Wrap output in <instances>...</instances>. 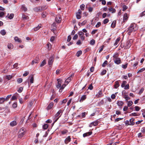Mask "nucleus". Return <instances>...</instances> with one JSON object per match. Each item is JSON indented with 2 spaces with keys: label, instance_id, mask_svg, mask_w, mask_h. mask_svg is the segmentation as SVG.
Instances as JSON below:
<instances>
[{
  "label": "nucleus",
  "instance_id": "8",
  "mask_svg": "<svg viewBox=\"0 0 145 145\" xmlns=\"http://www.w3.org/2000/svg\"><path fill=\"white\" fill-rule=\"evenodd\" d=\"M41 8V7H38L34 8L33 10L36 12H41L42 11Z\"/></svg>",
  "mask_w": 145,
  "mask_h": 145
},
{
  "label": "nucleus",
  "instance_id": "2",
  "mask_svg": "<svg viewBox=\"0 0 145 145\" xmlns=\"http://www.w3.org/2000/svg\"><path fill=\"white\" fill-rule=\"evenodd\" d=\"M118 56V54L117 53H115L113 56V60L114 61L115 64L117 65L120 64L121 62L120 58Z\"/></svg>",
  "mask_w": 145,
  "mask_h": 145
},
{
  "label": "nucleus",
  "instance_id": "30",
  "mask_svg": "<svg viewBox=\"0 0 145 145\" xmlns=\"http://www.w3.org/2000/svg\"><path fill=\"white\" fill-rule=\"evenodd\" d=\"M82 52L81 50L79 51L76 54V55L77 57H79L82 54Z\"/></svg>",
  "mask_w": 145,
  "mask_h": 145
},
{
  "label": "nucleus",
  "instance_id": "58",
  "mask_svg": "<svg viewBox=\"0 0 145 145\" xmlns=\"http://www.w3.org/2000/svg\"><path fill=\"white\" fill-rule=\"evenodd\" d=\"M124 89H129V84H127L126 86H125V87H124Z\"/></svg>",
  "mask_w": 145,
  "mask_h": 145
},
{
  "label": "nucleus",
  "instance_id": "32",
  "mask_svg": "<svg viewBox=\"0 0 145 145\" xmlns=\"http://www.w3.org/2000/svg\"><path fill=\"white\" fill-rule=\"evenodd\" d=\"M116 21L115 20L114 21L112 22L111 25V26L112 28H114L116 26Z\"/></svg>",
  "mask_w": 145,
  "mask_h": 145
},
{
  "label": "nucleus",
  "instance_id": "45",
  "mask_svg": "<svg viewBox=\"0 0 145 145\" xmlns=\"http://www.w3.org/2000/svg\"><path fill=\"white\" fill-rule=\"evenodd\" d=\"M81 14H79L77 13L76 14V18L77 19H80L81 18V16L80 15Z\"/></svg>",
  "mask_w": 145,
  "mask_h": 145
},
{
  "label": "nucleus",
  "instance_id": "21",
  "mask_svg": "<svg viewBox=\"0 0 145 145\" xmlns=\"http://www.w3.org/2000/svg\"><path fill=\"white\" fill-rule=\"evenodd\" d=\"M134 120L135 119L133 118H132L129 121L131 123L129 125H133L135 123L133 122Z\"/></svg>",
  "mask_w": 145,
  "mask_h": 145
},
{
  "label": "nucleus",
  "instance_id": "34",
  "mask_svg": "<svg viewBox=\"0 0 145 145\" xmlns=\"http://www.w3.org/2000/svg\"><path fill=\"white\" fill-rule=\"evenodd\" d=\"M6 32L4 29L1 30L0 31L1 34L2 35H4L6 34Z\"/></svg>",
  "mask_w": 145,
  "mask_h": 145
},
{
  "label": "nucleus",
  "instance_id": "46",
  "mask_svg": "<svg viewBox=\"0 0 145 145\" xmlns=\"http://www.w3.org/2000/svg\"><path fill=\"white\" fill-rule=\"evenodd\" d=\"M12 77V76L11 75H7L6 77V78L8 79V80H9L11 79V78Z\"/></svg>",
  "mask_w": 145,
  "mask_h": 145
},
{
  "label": "nucleus",
  "instance_id": "60",
  "mask_svg": "<svg viewBox=\"0 0 145 145\" xmlns=\"http://www.w3.org/2000/svg\"><path fill=\"white\" fill-rule=\"evenodd\" d=\"M135 110L137 111H139L140 109V107L137 106H135Z\"/></svg>",
  "mask_w": 145,
  "mask_h": 145
},
{
  "label": "nucleus",
  "instance_id": "36",
  "mask_svg": "<svg viewBox=\"0 0 145 145\" xmlns=\"http://www.w3.org/2000/svg\"><path fill=\"white\" fill-rule=\"evenodd\" d=\"M127 102L128 103L127 106L129 107L131 106L133 104V101H127Z\"/></svg>",
  "mask_w": 145,
  "mask_h": 145
},
{
  "label": "nucleus",
  "instance_id": "18",
  "mask_svg": "<svg viewBox=\"0 0 145 145\" xmlns=\"http://www.w3.org/2000/svg\"><path fill=\"white\" fill-rule=\"evenodd\" d=\"M128 18L127 14V13H125L123 17V21L125 22L127 20Z\"/></svg>",
  "mask_w": 145,
  "mask_h": 145
},
{
  "label": "nucleus",
  "instance_id": "56",
  "mask_svg": "<svg viewBox=\"0 0 145 145\" xmlns=\"http://www.w3.org/2000/svg\"><path fill=\"white\" fill-rule=\"evenodd\" d=\"M109 21V20L108 19H105L103 21V23L104 24H105L106 23H107Z\"/></svg>",
  "mask_w": 145,
  "mask_h": 145
},
{
  "label": "nucleus",
  "instance_id": "61",
  "mask_svg": "<svg viewBox=\"0 0 145 145\" xmlns=\"http://www.w3.org/2000/svg\"><path fill=\"white\" fill-rule=\"evenodd\" d=\"M88 9L89 12H91L93 11V8L92 7H90L88 8Z\"/></svg>",
  "mask_w": 145,
  "mask_h": 145
},
{
  "label": "nucleus",
  "instance_id": "10",
  "mask_svg": "<svg viewBox=\"0 0 145 145\" xmlns=\"http://www.w3.org/2000/svg\"><path fill=\"white\" fill-rule=\"evenodd\" d=\"M71 138H70V136H69L67 138H66L65 140V144H67L71 141Z\"/></svg>",
  "mask_w": 145,
  "mask_h": 145
},
{
  "label": "nucleus",
  "instance_id": "38",
  "mask_svg": "<svg viewBox=\"0 0 145 145\" xmlns=\"http://www.w3.org/2000/svg\"><path fill=\"white\" fill-rule=\"evenodd\" d=\"M47 14L46 13V12H44L42 14V17L43 18H44L46 17Z\"/></svg>",
  "mask_w": 145,
  "mask_h": 145
},
{
  "label": "nucleus",
  "instance_id": "63",
  "mask_svg": "<svg viewBox=\"0 0 145 145\" xmlns=\"http://www.w3.org/2000/svg\"><path fill=\"white\" fill-rule=\"evenodd\" d=\"M104 47V46L103 45L100 47V49L99 51V53H101L103 50Z\"/></svg>",
  "mask_w": 145,
  "mask_h": 145
},
{
  "label": "nucleus",
  "instance_id": "6",
  "mask_svg": "<svg viewBox=\"0 0 145 145\" xmlns=\"http://www.w3.org/2000/svg\"><path fill=\"white\" fill-rule=\"evenodd\" d=\"M131 45V43L130 41L127 42L126 44V45L124 46V49H127L129 48Z\"/></svg>",
  "mask_w": 145,
  "mask_h": 145
},
{
  "label": "nucleus",
  "instance_id": "1",
  "mask_svg": "<svg viewBox=\"0 0 145 145\" xmlns=\"http://www.w3.org/2000/svg\"><path fill=\"white\" fill-rule=\"evenodd\" d=\"M137 29L138 27L136 24L133 23L131 24L129 27L127 31L128 35H130L132 32H134Z\"/></svg>",
  "mask_w": 145,
  "mask_h": 145
},
{
  "label": "nucleus",
  "instance_id": "28",
  "mask_svg": "<svg viewBox=\"0 0 145 145\" xmlns=\"http://www.w3.org/2000/svg\"><path fill=\"white\" fill-rule=\"evenodd\" d=\"M68 132V130L66 129H64L63 130L61 131V133L62 135L66 134Z\"/></svg>",
  "mask_w": 145,
  "mask_h": 145
},
{
  "label": "nucleus",
  "instance_id": "47",
  "mask_svg": "<svg viewBox=\"0 0 145 145\" xmlns=\"http://www.w3.org/2000/svg\"><path fill=\"white\" fill-rule=\"evenodd\" d=\"M25 129L24 128L22 127V128H21L20 129V130L19 132L25 133Z\"/></svg>",
  "mask_w": 145,
  "mask_h": 145
},
{
  "label": "nucleus",
  "instance_id": "27",
  "mask_svg": "<svg viewBox=\"0 0 145 145\" xmlns=\"http://www.w3.org/2000/svg\"><path fill=\"white\" fill-rule=\"evenodd\" d=\"M22 18L23 19L25 20H28L29 18L28 16H26L24 14H22Z\"/></svg>",
  "mask_w": 145,
  "mask_h": 145
},
{
  "label": "nucleus",
  "instance_id": "37",
  "mask_svg": "<svg viewBox=\"0 0 145 145\" xmlns=\"http://www.w3.org/2000/svg\"><path fill=\"white\" fill-rule=\"evenodd\" d=\"M46 64V62L45 60H43L41 62L40 65V67H43Z\"/></svg>",
  "mask_w": 145,
  "mask_h": 145
},
{
  "label": "nucleus",
  "instance_id": "29",
  "mask_svg": "<svg viewBox=\"0 0 145 145\" xmlns=\"http://www.w3.org/2000/svg\"><path fill=\"white\" fill-rule=\"evenodd\" d=\"M21 9L23 10L25 12L27 10V8L25 7L24 5H22Z\"/></svg>",
  "mask_w": 145,
  "mask_h": 145
},
{
  "label": "nucleus",
  "instance_id": "64",
  "mask_svg": "<svg viewBox=\"0 0 145 145\" xmlns=\"http://www.w3.org/2000/svg\"><path fill=\"white\" fill-rule=\"evenodd\" d=\"M5 14V13L3 12H0V17H3Z\"/></svg>",
  "mask_w": 145,
  "mask_h": 145
},
{
  "label": "nucleus",
  "instance_id": "15",
  "mask_svg": "<svg viewBox=\"0 0 145 145\" xmlns=\"http://www.w3.org/2000/svg\"><path fill=\"white\" fill-rule=\"evenodd\" d=\"M86 98V95H83L82 96L81 98V99L79 101L80 102H82Z\"/></svg>",
  "mask_w": 145,
  "mask_h": 145
},
{
  "label": "nucleus",
  "instance_id": "39",
  "mask_svg": "<svg viewBox=\"0 0 145 145\" xmlns=\"http://www.w3.org/2000/svg\"><path fill=\"white\" fill-rule=\"evenodd\" d=\"M127 82L125 81H123L121 86L122 88H123L125 87V85L126 84Z\"/></svg>",
  "mask_w": 145,
  "mask_h": 145
},
{
  "label": "nucleus",
  "instance_id": "33",
  "mask_svg": "<svg viewBox=\"0 0 145 145\" xmlns=\"http://www.w3.org/2000/svg\"><path fill=\"white\" fill-rule=\"evenodd\" d=\"M115 84L114 86L115 88H118L120 85L119 84V83L118 82V81H117L115 82Z\"/></svg>",
  "mask_w": 145,
  "mask_h": 145
},
{
  "label": "nucleus",
  "instance_id": "62",
  "mask_svg": "<svg viewBox=\"0 0 145 145\" xmlns=\"http://www.w3.org/2000/svg\"><path fill=\"white\" fill-rule=\"evenodd\" d=\"M145 68H142L140 69L137 72V73H140V72H141L144 71L145 70Z\"/></svg>",
  "mask_w": 145,
  "mask_h": 145
},
{
  "label": "nucleus",
  "instance_id": "52",
  "mask_svg": "<svg viewBox=\"0 0 145 145\" xmlns=\"http://www.w3.org/2000/svg\"><path fill=\"white\" fill-rule=\"evenodd\" d=\"M106 71L105 70H103V71L101 73V75H103L106 74Z\"/></svg>",
  "mask_w": 145,
  "mask_h": 145
},
{
  "label": "nucleus",
  "instance_id": "44",
  "mask_svg": "<svg viewBox=\"0 0 145 145\" xmlns=\"http://www.w3.org/2000/svg\"><path fill=\"white\" fill-rule=\"evenodd\" d=\"M108 63V61H107L106 60L103 63L102 65V66L103 67H105L107 64Z\"/></svg>",
  "mask_w": 145,
  "mask_h": 145
},
{
  "label": "nucleus",
  "instance_id": "55",
  "mask_svg": "<svg viewBox=\"0 0 145 145\" xmlns=\"http://www.w3.org/2000/svg\"><path fill=\"white\" fill-rule=\"evenodd\" d=\"M139 115H137V114L135 112L132 113L130 114V116H136Z\"/></svg>",
  "mask_w": 145,
  "mask_h": 145
},
{
  "label": "nucleus",
  "instance_id": "14",
  "mask_svg": "<svg viewBox=\"0 0 145 145\" xmlns=\"http://www.w3.org/2000/svg\"><path fill=\"white\" fill-rule=\"evenodd\" d=\"M54 104L53 103H50L47 107L48 110H49L51 109L53 106Z\"/></svg>",
  "mask_w": 145,
  "mask_h": 145
},
{
  "label": "nucleus",
  "instance_id": "12",
  "mask_svg": "<svg viewBox=\"0 0 145 145\" xmlns=\"http://www.w3.org/2000/svg\"><path fill=\"white\" fill-rule=\"evenodd\" d=\"M39 62V60L38 59H35L34 60H33L31 63V65H33L34 63H37Z\"/></svg>",
  "mask_w": 145,
  "mask_h": 145
},
{
  "label": "nucleus",
  "instance_id": "16",
  "mask_svg": "<svg viewBox=\"0 0 145 145\" xmlns=\"http://www.w3.org/2000/svg\"><path fill=\"white\" fill-rule=\"evenodd\" d=\"M14 39L16 42H19V43H21L22 42L21 39L17 37H14Z\"/></svg>",
  "mask_w": 145,
  "mask_h": 145
},
{
  "label": "nucleus",
  "instance_id": "51",
  "mask_svg": "<svg viewBox=\"0 0 145 145\" xmlns=\"http://www.w3.org/2000/svg\"><path fill=\"white\" fill-rule=\"evenodd\" d=\"M14 15L13 14H11L8 18L10 19H12L13 18Z\"/></svg>",
  "mask_w": 145,
  "mask_h": 145
},
{
  "label": "nucleus",
  "instance_id": "53",
  "mask_svg": "<svg viewBox=\"0 0 145 145\" xmlns=\"http://www.w3.org/2000/svg\"><path fill=\"white\" fill-rule=\"evenodd\" d=\"M127 65H128L127 63H126L125 65H121V67H122V68H123V69H126L127 67Z\"/></svg>",
  "mask_w": 145,
  "mask_h": 145
},
{
  "label": "nucleus",
  "instance_id": "40",
  "mask_svg": "<svg viewBox=\"0 0 145 145\" xmlns=\"http://www.w3.org/2000/svg\"><path fill=\"white\" fill-rule=\"evenodd\" d=\"M108 10L110 11H112V13H114L116 12V10L114 8H109Z\"/></svg>",
  "mask_w": 145,
  "mask_h": 145
},
{
  "label": "nucleus",
  "instance_id": "50",
  "mask_svg": "<svg viewBox=\"0 0 145 145\" xmlns=\"http://www.w3.org/2000/svg\"><path fill=\"white\" fill-rule=\"evenodd\" d=\"M22 81L23 79L22 78H18L17 80V81L19 84H20L22 83Z\"/></svg>",
  "mask_w": 145,
  "mask_h": 145
},
{
  "label": "nucleus",
  "instance_id": "43",
  "mask_svg": "<svg viewBox=\"0 0 145 145\" xmlns=\"http://www.w3.org/2000/svg\"><path fill=\"white\" fill-rule=\"evenodd\" d=\"M41 9L42 11L43 10H46L47 8V7L46 6H43L42 7H41Z\"/></svg>",
  "mask_w": 145,
  "mask_h": 145
},
{
  "label": "nucleus",
  "instance_id": "48",
  "mask_svg": "<svg viewBox=\"0 0 145 145\" xmlns=\"http://www.w3.org/2000/svg\"><path fill=\"white\" fill-rule=\"evenodd\" d=\"M95 43V41L94 39H92L90 41V44L91 45H94Z\"/></svg>",
  "mask_w": 145,
  "mask_h": 145
},
{
  "label": "nucleus",
  "instance_id": "41",
  "mask_svg": "<svg viewBox=\"0 0 145 145\" xmlns=\"http://www.w3.org/2000/svg\"><path fill=\"white\" fill-rule=\"evenodd\" d=\"M8 48L10 49H11L13 48L12 44L11 43H9L8 45Z\"/></svg>",
  "mask_w": 145,
  "mask_h": 145
},
{
  "label": "nucleus",
  "instance_id": "31",
  "mask_svg": "<svg viewBox=\"0 0 145 145\" xmlns=\"http://www.w3.org/2000/svg\"><path fill=\"white\" fill-rule=\"evenodd\" d=\"M41 25L40 24V25H39L37 26L36 27H35L34 28V30L35 31H37L41 27Z\"/></svg>",
  "mask_w": 145,
  "mask_h": 145
},
{
  "label": "nucleus",
  "instance_id": "25",
  "mask_svg": "<svg viewBox=\"0 0 145 145\" xmlns=\"http://www.w3.org/2000/svg\"><path fill=\"white\" fill-rule=\"evenodd\" d=\"M25 133H21V132H19V134L18 136V137L19 138H21L24 135H25Z\"/></svg>",
  "mask_w": 145,
  "mask_h": 145
},
{
  "label": "nucleus",
  "instance_id": "13",
  "mask_svg": "<svg viewBox=\"0 0 145 145\" xmlns=\"http://www.w3.org/2000/svg\"><path fill=\"white\" fill-rule=\"evenodd\" d=\"M102 93H103L102 90H100L98 92V93L96 95V96L97 97H100L102 95Z\"/></svg>",
  "mask_w": 145,
  "mask_h": 145
},
{
  "label": "nucleus",
  "instance_id": "26",
  "mask_svg": "<svg viewBox=\"0 0 145 145\" xmlns=\"http://www.w3.org/2000/svg\"><path fill=\"white\" fill-rule=\"evenodd\" d=\"M120 38H118L116 39V40L115 41V42L114 44V45L115 46H116L117 45L118 43H119L120 40Z\"/></svg>",
  "mask_w": 145,
  "mask_h": 145
},
{
  "label": "nucleus",
  "instance_id": "23",
  "mask_svg": "<svg viewBox=\"0 0 145 145\" xmlns=\"http://www.w3.org/2000/svg\"><path fill=\"white\" fill-rule=\"evenodd\" d=\"M72 76V75L71 76H70L65 81V83H67V84L71 80V77Z\"/></svg>",
  "mask_w": 145,
  "mask_h": 145
},
{
  "label": "nucleus",
  "instance_id": "11",
  "mask_svg": "<svg viewBox=\"0 0 145 145\" xmlns=\"http://www.w3.org/2000/svg\"><path fill=\"white\" fill-rule=\"evenodd\" d=\"M98 124V121H94L91 123L89 125V127H91L92 126H95L97 125Z\"/></svg>",
  "mask_w": 145,
  "mask_h": 145
},
{
  "label": "nucleus",
  "instance_id": "7",
  "mask_svg": "<svg viewBox=\"0 0 145 145\" xmlns=\"http://www.w3.org/2000/svg\"><path fill=\"white\" fill-rule=\"evenodd\" d=\"M55 20L57 23H60L61 20V18L60 16L57 15L55 18Z\"/></svg>",
  "mask_w": 145,
  "mask_h": 145
},
{
  "label": "nucleus",
  "instance_id": "9",
  "mask_svg": "<svg viewBox=\"0 0 145 145\" xmlns=\"http://www.w3.org/2000/svg\"><path fill=\"white\" fill-rule=\"evenodd\" d=\"M92 133V132L91 131L88 132L84 133L83 134V137H86L88 136L91 135Z\"/></svg>",
  "mask_w": 145,
  "mask_h": 145
},
{
  "label": "nucleus",
  "instance_id": "54",
  "mask_svg": "<svg viewBox=\"0 0 145 145\" xmlns=\"http://www.w3.org/2000/svg\"><path fill=\"white\" fill-rule=\"evenodd\" d=\"M23 90V88L22 87H20L18 90V91L19 93H21Z\"/></svg>",
  "mask_w": 145,
  "mask_h": 145
},
{
  "label": "nucleus",
  "instance_id": "3",
  "mask_svg": "<svg viewBox=\"0 0 145 145\" xmlns=\"http://www.w3.org/2000/svg\"><path fill=\"white\" fill-rule=\"evenodd\" d=\"M63 112V111L60 109V110L55 114V115L52 118L54 120V123L56 122L58 120L59 118L61 116Z\"/></svg>",
  "mask_w": 145,
  "mask_h": 145
},
{
  "label": "nucleus",
  "instance_id": "35",
  "mask_svg": "<svg viewBox=\"0 0 145 145\" xmlns=\"http://www.w3.org/2000/svg\"><path fill=\"white\" fill-rule=\"evenodd\" d=\"M48 127V124L46 123L44 124L42 126L43 129L44 130L47 129Z\"/></svg>",
  "mask_w": 145,
  "mask_h": 145
},
{
  "label": "nucleus",
  "instance_id": "59",
  "mask_svg": "<svg viewBox=\"0 0 145 145\" xmlns=\"http://www.w3.org/2000/svg\"><path fill=\"white\" fill-rule=\"evenodd\" d=\"M145 15V10L141 12L140 14V16L142 17Z\"/></svg>",
  "mask_w": 145,
  "mask_h": 145
},
{
  "label": "nucleus",
  "instance_id": "4",
  "mask_svg": "<svg viewBox=\"0 0 145 145\" xmlns=\"http://www.w3.org/2000/svg\"><path fill=\"white\" fill-rule=\"evenodd\" d=\"M54 56H52L49 58L48 61V65H49L52 66V65L54 61Z\"/></svg>",
  "mask_w": 145,
  "mask_h": 145
},
{
  "label": "nucleus",
  "instance_id": "49",
  "mask_svg": "<svg viewBox=\"0 0 145 145\" xmlns=\"http://www.w3.org/2000/svg\"><path fill=\"white\" fill-rule=\"evenodd\" d=\"M80 8L82 10H84V9L85 5L83 4L81 5L80 6Z\"/></svg>",
  "mask_w": 145,
  "mask_h": 145
},
{
  "label": "nucleus",
  "instance_id": "42",
  "mask_svg": "<svg viewBox=\"0 0 145 145\" xmlns=\"http://www.w3.org/2000/svg\"><path fill=\"white\" fill-rule=\"evenodd\" d=\"M123 8L122 10L123 11L125 10L128 8L125 5H123L122 6Z\"/></svg>",
  "mask_w": 145,
  "mask_h": 145
},
{
  "label": "nucleus",
  "instance_id": "19",
  "mask_svg": "<svg viewBox=\"0 0 145 145\" xmlns=\"http://www.w3.org/2000/svg\"><path fill=\"white\" fill-rule=\"evenodd\" d=\"M30 82L31 83H33V80H34V77L33 75L32 74L30 76Z\"/></svg>",
  "mask_w": 145,
  "mask_h": 145
},
{
  "label": "nucleus",
  "instance_id": "5",
  "mask_svg": "<svg viewBox=\"0 0 145 145\" xmlns=\"http://www.w3.org/2000/svg\"><path fill=\"white\" fill-rule=\"evenodd\" d=\"M78 34L79 35V36L80 37L81 39L83 40L85 39V37L84 36V34L82 31H79L78 33Z\"/></svg>",
  "mask_w": 145,
  "mask_h": 145
},
{
  "label": "nucleus",
  "instance_id": "57",
  "mask_svg": "<svg viewBox=\"0 0 145 145\" xmlns=\"http://www.w3.org/2000/svg\"><path fill=\"white\" fill-rule=\"evenodd\" d=\"M101 22H98L97 23V24L95 25V27L97 28L99 27L101 25Z\"/></svg>",
  "mask_w": 145,
  "mask_h": 145
},
{
  "label": "nucleus",
  "instance_id": "20",
  "mask_svg": "<svg viewBox=\"0 0 145 145\" xmlns=\"http://www.w3.org/2000/svg\"><path fill=\"white\" fill-rule=\"evenodd\" d=\"M86 114V113L85 112L81 114V116L79 115L78 116L80 117L81 118H82L85 117Z\"/></svg>",
  "mask_w": 145,
  "mask_h": 145
},
{
  "label": "nucleus",
  "instance_id": "17",
  "mask_svg": "<svg viewBox=\"0 0 145 145\" xmlns=\"http://www.w3.org/2000/svg\"><path fill=\"white\" fill-rule=\"evenodd\" d=\"M117 104L118 106H122L123 105V102L122 101H118L117 102Z\"/></svg>",
  "mask_w": 145,
  "mask_h": 145
},
{
  "label": "nucleus",
  "instance_id": "22",
  "mask_svg": "<svg viewBox=\"0 0 145 145\" xmlns=\"http://www.w3.org/2000/svg\"><path fill=\"white\" fill-rule=\"evenodd\" d=\"M124 98L125 99L126 101H127L130 99V98L127 95H124Z\"/></svg>",
  "mask_w": 145,
  "mask_h": 145
},
{
  "label": "nucleus",
  "instance_id": "24",
  "mask_svg": "<svg viewBox=\"0 0 145 145\" xmlns=\"http://www.w3.org/2000/svg\"><path fill=\"white\" fill-rule=\"evenodd\" d=\"M17 123L16 121H13L10 123V125L12 126H14L16 125Z\"/></svg>",
  "mask_w": 145,
  "mask_h": 145
}]
</instances>
